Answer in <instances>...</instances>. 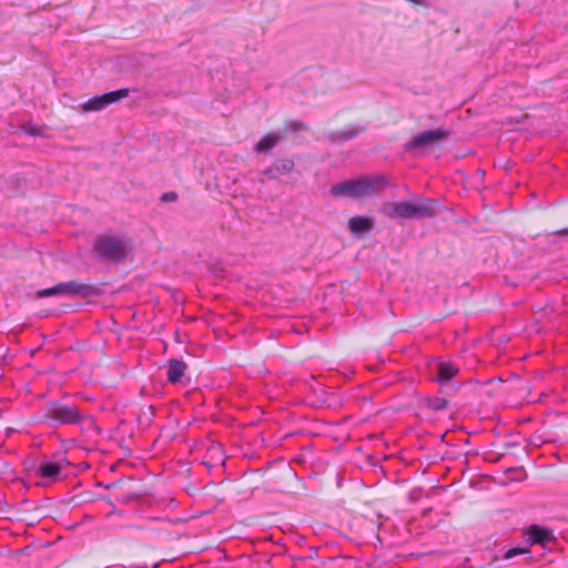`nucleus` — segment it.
<instances>
[{"mask_svg": "<svg viewBox=\"0 0 568 568\" xmlns=\"http://www.w3.org/2000/svg\"><path fill=\"white\" fill-rule=\"evenodd\" d=\"M556 233H558V234H566L567 230H560V231H557Z\"/></svg>", "mask_w": 568, "mask_h": 568, "instance_id": "obj_20", "label": "nucleus"}, {"mask_svg": "<svg viewBox=\"0 0 568 568\" xmlns=\"http://www.w3.org/2000/svg\"><path fill=\"white\" fill-rule=\"evenodd\" d=\"M97 254L106 261H123L129 251V242L124 239L103 235L94 244Z\"/></svg>", "mask_w": 568, "mask_h": 568, "instance_id": "obj_3", "label": "nucleus"}, {"mask_svg": "<svg viewBox=\"0 0 568 568\" xmlns=\"http://www.w3.org/2000/svg\"><path fill=\"white\" fill-rule=\"evenodd\" d=\"M61 470H62L61 464L55 463V462H45L38 467L36 473L38 476H40L42 478L50 479L51 481H54L58 479Z\"/></svg>", "mask_w": 568, "mask_h": 568, "instance_id": "obj_13", "label": "nucleus"}, {"mask_svg": "<svg viewBox=\"0 0 568 568\" xmlns=\"http://www.w3.org/2000/svg\"><path fill=\"white\" fill-rule=\"evenodd\" d=\"M344 118H345L344 115L338 116L335 120L334 126L331 130V134L334 138L339 139V140L352 139V138L356 136L361 132V129L356 124H354L353 122H348L346 124L339 123V122H343L342 120Z\"/></svg>", "mask_w": 568, "mask_h": 568, "instance_id": "obj_7", "label": "nucleus"}, {"mask_svg": "<svg viewBox=\"0 0 568 568\" xmlns=\"http://www.w3.org/2000/svg\"><path fill=\"white\" fill-rule=\"evenodd\" d=\"M129 95V89L123 88L116 91L108 92L102 95H97L89 99L81 105L83 112H94L105 109L108 105L113 104L121 99Z\"/></svg>", "mask_w": 568, "mask_h": 568, "instance_id": "obj_6", "label": "nucleus"}, {"mask_svg": "<svg viewBox=\"0 0 568 568\" xmlns=\"http://www.w3.org/2000/svg\"><path fill=\"white\" fill-rule=\"evenodd\" d=\"M459 372V367L452 362L437 364V381L443 385L453 379Z\"/></svg>", "mask_w": 568, "mask_h": 568, "instance_id": "obj_11", "label": "nucleus"}, {"mask_svg": "<svg viewBox=\"0 0 568 568\" xmlns=\"http://www.w3.org/2000/svg\"><path fill=\"white\" fill-rule=\"evenodd\" d=\"M83 415L77 406L60 403L48 405L44 419L53 420L59 424H73L82 419Z\"/></svg>", "mask_w": 568, "mask_h": 568, "instance_id": "obj_4", "label": "nucleus"}, {"mask_svg": "<svg viewBox=\"0 0 568 568\" xmlns=\"http://www.w3.org/2000/svg\"><path fill=\"white\" fill-rule=\"evenodd\" d=\"M386 179L382 175L363 176L333 185L331 193L334 196L364 199L379 194L386 187Z\"/></svg>", "mask_w": 568, "mask_h": 568, "instance_id": "obj_1", "label": "nucleus"}, {"mask_svg": "<svg viewBox=\"0 0 568 568\" xmlns=\"http://www.w3.org/2000/svg\"><path fill=\"white\" fill-rule=\"evenodd\" d=\"M449 135V131L444 128H438L430 131L422 132L415 135L409 142L405 144L406 150L413 149H426L438 145L440 142L446 140Z\"/></svg>", "mask_w": 568, "mask_h": 568, "instance_id": "obj_5", "label": "nucleus"}, {"mask_svg": "<svg viewBox=\"0 0 568 568\" xmlns=\"http://www.w3.org/2000/svg\"><path fill=\"white\" fill-rule=\"evenodd\" d=\"M176 199H178V195L174 192H168L162 195V201H164V202L175 201Z\"/></svg>", "mask_w": 568, "mask_h": 568, "instance_id": "obj_19", "label": "nucleus"}, {"mask_svg": "<svg viewBox=\"0 0 568 568\" xmlns=\"http://www.w3.org/2000/svg\"><path fill=\"white\" fill-rule=\"evenodd\" d=\"M529 550L528 548H524V547H515V548H511L509 550H507L504 555V558L505 559H510L515 556H518V555H524V554H527Z\"/></svg>", "mask_w": 568, "mask_h": 568, "instance_id": "obj_17", "label": "nucleus"}, {"mask_svg": "<svg viewBox=\"0 0 568 568\" xmlns=\"http://www.w3.org/2000/svg\"><path fill=\"white\" fill-rule=\"evenodd\" d=\"M527 536L531 545L547 546L555 540L552 532L545 527L531 525L527 529Z\"/></svg>", "mask_w": 568, "mask_h": 568, "instance_id": "obj_8", "label": "nucleus"}, {"mask_svg": "<svg viewBox=\"0 0 568 568\" xmlns=\"http://www.w3.org/2000/svg\"><path fill=\"white\" fill-rule=\"evenodd\" d=\"M295 163L292 159H283L266 169L263 174L268 179H277L281 175L291 173L294 170Z\"/></svg>", "mask_w": 568, "mask_h": 568, "instance_id": "obj_9", "label": "nucleus"}, {"mask_svg": "<svg viewBox=\"0 0 568 568\" xmlns=\"http://www.w3.org/2000/svg\"><path fill=\"white\" fill-rule=\"evenodd\" d=\"M374 226V221L366 216H354L348 220V229L353 234H362L371 231Z\"/></svg>", "mask_w": 568, "mask_h": 568, "instance_id": "obj_12", "label": "nucleus"}, {"mask_svg": "<svg viewBox=\"0 0 568 568\" xmlns=\"http://www.w3.org/2000/svg\"><path fill=\"white\" fill-rule=\"evenodd\" d=\"M379 211L389 219H424L436 214V204L429 200L384 202Z\"/></svg>", "mask_w": 568, "mask_h": 568, "instance_id": "obj_2", "label": "nucleus"}, {"mask_svg": "<svg viewBox=\"0 0 568 568\" xmlns=\"http://www.w3.org/2000/svg\"><path fill=\"white\" fill-rule=\"evenodd\" d=\"M426 406L432 410H442L447 408L448 402L442 397H434L426 400Z\"/></svg>", "mask_w": 568, "mask_h": 568, "instance_id": "obj_16", "label": "nucleus"}, {"mask_svg": "<svg viewBox=\"0 0 568 568\" xmlns=\"http://www.w3.org/2000/svg\"><path fill=\"white\" fill-rule=\"evenodd\" d=\"M187 369L186 363L181 359H169L168 361V382L171 384H176L182 381V377L185 375Z\"/></svg>", "mask_w": 568, "mask_h": 568, "instance_id": "obj_10", "label": "nucleus"}, {"mask_svg": "<svg viewBox=\"0 0 568 568\" xmlns=\"http://www.w3.org/2000/svg\"><path fill=\"white\" fill-rule=\"evenodd\" d=\"M87 288V285L75 281L58 284V292H60V295H80L83 294Z\"/></svg>", "mask_w": 568, "mask_h": 568, "instance_id": "obj_14", "label": "nucleus"}, {"mask_svg": "<svg viewBox=\"0 0 568 568\" xmlns=\"http://www.w3.org/2000/svg\"><path fill=\"white\" fill-rule=\"evenodd\" d=\"M280 142V135L270 132L266 135H264L255 145L256 152H265L274 148Z\"/></svg>", "mask_w": 568, "mask_h": 568, "instance_id": "obj_15", "label": "nucleus"}, {"mask_svg": "<svg viewBox=\"0 0 568 568\" xmlns=\"http://www.w3.org/2000/svg\"><path fill=\"white\" fill-rule=\"evenodd\" d=\"M52 295H60V292H58V284L54 285L53 287L41 290V291L37 292V296L41 297V298L52 296Z\"/></svg>", "mask_w": 568, "mask_h": 568, "instance_id": "obj_18", "label": "nucleus"}]
</instances>
